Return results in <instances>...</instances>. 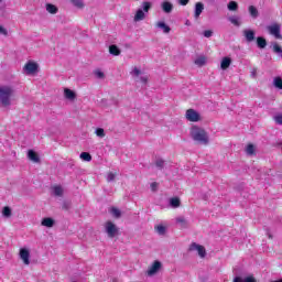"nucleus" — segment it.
Wrapping results in <instances>:
<instances>
[{
	"instance_id": "f257e3e1",
	"label": "nucleus",
	"mask_w": 282,
	"mask_h": 282,
	"mask_svg": "<svg viewBox=\"0 0 282 282\" xmlns=\"http://www.w3.org/2000/svg\"><path fill=\"white\" fill-rule=\"evenodd\" d=\"M191 137L194 140V142H197V144H203L204 147H207V144H209L210 142L208 132H206V130L197 126L192 127Z\"/></svg>"
},
{
	"instance_id": "f03ea898",
	"label": "nucleus",
	"mask_w": 282,
	"mask_h": 282,
	"mask_svg": "<svg viewBox=\"0 0 282 282\" xmlns=\"http://www.w3.org/2000/svg\"><path fill=\"white\" fill-rule=\"evenodd\" d=\"M12 94H14V89L10 86H0V107H10L12 101Z\"/></svg>"
},
{
	"instance_id": "7ed1b4c3",
	"label": "nucleus",
	"mask_w": 282,
	"mask_h": 282,
	"mask_svg": "<svg viewBox=\"0 0 282 282\" xmlns=\"http://www.w3.org/2000/svg\"><path fill=\"white\" fill-rule=\"evenodd\" d=\"M151 10V2H143L142 7L137 10V13L134 14V21L138 23L139 21H144L147 19V12Z\"/></svg>"
},
{
	"instance_id": "20e7f679",
	"label": "nucleus",
	"mask_w": 282,
	"mask_h": 282,
	"mask_svg": "<svg viewBox=\"0 0 282 282\" xmlns=\"http://www.w3.org/2000/svg\"><path fill=\"white\" fill-rule=\"evenodd\" d=\"M267 30H268L269 34H271V36H274V39H282L281 24L273 23L271 25H268Z\"/></svg>"
},
{
	"instance_id": "39448f33",
	"label": "nucleus",
	"mask_w": 282,
	"mask_h": 282,
	"mask_svg": "<svg viewBox=\"0 0 282 282\" xmlns=\"http://www.w3.org/2000/svg\"><path fill=\"white\" fill-rule=\"evenodd\" d=\"M105 230L110 239H113L118 235V227L112 221L106 223Z\"/></svg>"
},
{
	"instance_id": "423d86ee",
	"label": "nucleus",
	"mask_w": 282,
	"mask_h": 282,
	"mask_svg": "<svg viewBox=\"0 0 282 282\" xmlns=\"http://www.w3.org/2000/svg\"><path fill=\"white\" fill-rule=\"evenodd\" d=\"M185 118L189 122H199V120H202L199 112H197V110H195V109L186 110Z\"/></svg>"
},
{
	"instance_id": "0eeeda50",
	"label": "nucleus",
	"mask_w": 282,
	"mask_h": 282,
	"mask_svg": "<svg viewBox=\"0 0 282 282\" xmlns=\"http://www.w3.org/2000/svg\"><path fill=\"white\" fill-rule=\"evenodd\" d=\"M189 252H198V256L204 259V257H206V249L204 248V246L198 245L197 242H193L189 246Z\"/></svg>"
},
{
	"instance_id": "6e6552de",
	"label": "nucleus",
	"mask_w": 282,
	"mask_h": 282,
	"mask_svg": "<svg viewBox=\"0 0 282 282\" xmlns=\"http://www.w3.org/2000/svg\"><path fill=\"white\" fill-rule=\"evenodd\" d=\"M39 70V65L34 62H28L24 66V73L30 76L32 74H36Z\"/></svg>"
},
{
	"instance_id": "1a4fd4ad",
	"label": "nucleus",
	"mask_w": 282,
	"mask_h": 282,
	"mask_svg": "<svg viewBox=\"0 0 282 282\" xmlns=\"http://www.w3.org/2000/svg\"><path fill=\"white\" fill-rule=\"evenodd\" d=\"M161 269H162V262L158 260L154 261L148 270V276H154V274H158V272H160Z\"/></svg>"
},
{
	"instance_id": "9d476101",
	"label": "nucleus",
	"mask_w": 282,
	"mask_h": 282,
	"mask_svg": "<svg viewBox=\"0 0 282 282\" xmlns=\"http://www.w3.org/2000/svg\"><path fill=\"white\" fill-rule=\"evenodd\" d=\"M20 259H22L24 265H30V250L26 248L20 249Z\"/></svg>"
},
{
	"instance_id": "9b49d317",
	"label": "nucleus",
	"mask_w": 282,
	"mask_h": 282,
	"mask_svg": "<svg viewBox=\"0 0 282 282\" xmlns=\"http://www.w3.org/2000/svg\"><path fill=\"white\" fill-rule=\"evenodd\" d=\"M243 36L247 43H252V41H254L256 32L254 30L246 29L243 30Z\"/></svg>"
},
{
	"instance_id": "f8f14e48",
	"label": "nucleus",
	"mask_w": 282,
	"mask_h": 282,
	"mask_svg": "<svg viewBox=\"0 0 282 282\" xmlns=\"http://www.w3.org/2000/svg\"><path fill=\"white\" fill-rule=\"evenodd\" d=\"M161 8L165 14H171L173 12V3L164 1L161 3Z\"/></svg>"
},
{
	"instance_id": "ddd939ff",
	"label": "nucleus",
	"mask_w": 282,
	"mask_h": 282,
	"mask_svg": "<svg viewBox=\"0 0 282 282\" xmlns=\"http://www.w3.org/2000/svg\"><path fill=\"white\" fill-rule=\"evenodd\" d=\"M202 12H204V3L197 2L195 4V11H194L195 19H199V17H202Z\"/></svg>"
},
{
	"instance_id": "4468645a",
	"label": "nucleus",
	"mask_w": 282,
	"mask_h": 282,
	"mask_svg": "<svg viewBox=\"0 0 282 282\" xmlns=\"http://www.w3.org/2000/svg\"><path fill=\"white\" fill-rule=\"evenodd\" d=\"M54 224H56V221L51 217L43 218L41 223L45 228H54Z\"/></svg>"
},
{
	"instance_id": "2eb2a0df",
	"label": "nucleus",
	"mask_w": 282,
	"mask_h": 282,
	"mask_svg": "<svg viewBox=\"0 0 282 282\" xmlns=\"http://www.w3.org/2000/svg\"><path fill=\"white\" fill-rule=\"evenodd\" d=\"M257 46L259 50H265L268 47V41L263 36H258L257 37Z\"/></svg>"
},
{
	"instance_id": "dca6fc26",
	"label": "nucleus",
	"mask_w": 282,
	"mask_h": 282,
	"mask_svg": "<svg viewBox=\"0 0 282 282\" xmlns=\"http://www.w3.org/2000/svg\"><path fill=\"white\" fill-rule=\"evenodd\" d=\"M181 205H182V202L180 200L178 197H172L169 200L170 208H180Z\"/></svg>"
},
{
	"instance_id": "f3484780",
	"label": "nucleus",
	"mask_w": 282,
	"mask_h": 282,
	"mask_svg": "<svg viewBox=\"0 0 282 282\" xmlns=\"http://www.w3.org/2000/svg\"><path fill=\"white\" fill-rule=\"evenodd\" d=\"M64 96L67 100H76V93L69 88L64 89Z\"/></svg>"
},
{
	"instance_id": "a211bd4d",
	"label": "nucleus",
	"mask_w": 282,
	"mask_h": 282,
	"mask_svg": "<svg viewBox=\"0 0 282 282\" xmlns=\"http://www.w3.org/2000/svg\"><path fill=\"white\" fill-rule=\"evenodd\" d=\"M28 158H29V160H31V162H35V163L41 162L39 154H36V152H34V150L28 151Z\"/></svg>"
},
{
	"instance_id": "6ab92c4d",
	"label": "nucleus",
	"mask_w": 282,
	"mask_h": 282,
	"mask_svg": "<svg viewBox=\"0 0 282 282\" xmlns=\"http://www.w3.org/2000/svg\"><path fill=\"white\" fill-rule=\"evenodd\" d=\"M156 28H159V30H162L164 34H169L171 32V26H169L166 22H158Z\"/></svg>"
},
{
	"instance_id": "aec40b11",
	"label": "nucleus",
	"mask_w": 282,
	"mask_h": 282,
	"mask_svg": "<svg viewBox=\"0 0 282 282\" xmlns=\"http://www.w3.org/2000/svg\"><path fill=\"white\" fill-rule=\"evenodd\" d=\"M232 282H257V279L252 275H248L245 279H241V276H235Z\"/></svg>"
},
{
	"instance_id": "412c9836",
	"label": "nucleus",
	"mask_w": 282,
	"mask_h": 282,
	"mask_svg": "<svg viewBox=\"0 0 282 282\" xmlns=\"http://www.w3.org/2000/svg\"><path fill=\"white\" fill-rule=\"evenodd\" d=\"M231 64H232V59L230 57H224L220 63V67L221 69H228V67H230Z\"/></svg>"
},
{
	"instance_id": "4be33fe9",
	"label": "nucleus",
	"mask_w": 282,
	"mask_h": 282,
	"mask_svg": "<svg viewBox=\"0 0 282 282\" xmlns=\"http://www.w3.org/2000/svg\"><path fill=\"white\" fill-rule=\"evenodd\" d=\"M227 9L230 12H237L239 10V3H237V1H229V3L227 4Z\"/></svg>"
},
{
	"instance_id": "5701e85b",
	"label": "nucleus",
	"mask_w": 282,
	"mask_h": 282,
	"mask_svg": "<svg viewBox=\"0 0 282 282\" xmlns=\"http://www.w3.org/2000/svg\"><path fill=\"white\" fill-rule=\"evenodd\" d=\"M249 14L252 19L259 18V10L254 6H249Z\"/></svg>"
},
{
	"instance_id": "b1692460",
	"label": "nucleus",
	"mask_w": 282,
	"mask_h": 282,
	"mask_svg": "<svg viewBox=\"0 0 282 282\" xmlns=\"http://www.w3.org/2000/svg\"><path fill=\"white\" fill-rule=\"evenodd\" d=\"M176 224H178L181 228H188V221L183 216L176 218Z\"/></svg>"
},
{
	"instance_id": "393cba45",
	"label": "nucleus",
	"mask_w": 282,
	"mask_h": 282,
	"mask_svg": "<svg viewBox=\"0 0 282 282\" xmlns=\"http://www.w3.org/2000/svg\"><path fill=\"white\" fill-rule=\"evenodd\" d=\"M195 65H197L198 67H204V65H206V56L202 55L198 56L195 61H194Z\"/></svg>"
},
{
	"instance_id": "a878e982",
	"label": "nucleus",
	"mask_w": 282,
	"mask_h": 282,
	"mask_svg": "<svg viewBox=\"0 0 282 282\" xmlns=\"http://www.w3.org/2000/svg\"><path fill=\"white\" fill-rule=\"evenodd\" d=\"M2 216L6 219H10V217H12V208H10L9 206H6L2 208Z\"/></svg>"
},
{
	"instance_id": "bb28decb",
	"label": "nucleus",
	"mask_w": 282,
	"mask_h": 282,
	"mask_svg": "<svg viewBox=\"0 0 282 282\" xmlns=\"http://www.w3.org/2000/svg\"><path fill=\"white\" fill-rule=\"evenodd\" d=\"M110 214L112 215V217H115L116 219H120V217H122V213L120 212V209L116 208V207H111L110 208Z\"/></svg>"
},
{
	"instance_id": "cd10ccee",
	"label": "nucleus",
	"mask_w": 282,
	"mask_h": 282,
	"mask_svg": "<svg viewBox=\"0 0 282 282\" xmlns=\"http://www.w3.org/2000/svg\"><path fill=\"white\" fill-rule=\"evenodd\" d=\"M109 52L112 56H120V48L116 45H110Z\"/></svg>"
},
{
	"instance_id": "c85d7f7f",
	"label": "nucleus",
	"mask_w": 282,
	"mask_h": 282,
	"mask_svg": "<svg viewBox=\"0 0 282 282\" xmlns=\"http://www.w3.org/2000/svg\"><path fill=\"white\" fill-rule=\"evenodd\" d=\"M46 10L50 12V14H56L58 12V8L54 4H46Z\"/></svg>"
},
{
	"instance_id": "c756f323",
	"label": "nucleus",
	"mask_w": 282,
	"mask_h": 282,
	"mask_svg": "<svg viewBox=\"0 0 282 282\" xmlns=\"http://www.w3.org/2000/svg\"><path fill=\"white\" fill-rule=\"evenodd\" d=\"M228 21L232 23V25H236V28H239L241 25V22L239 21V17H229Z\"/></svg>"
},
{
	"instance_id": "7c9ffc66",
	"label": "nucleus",
	"mask_w": 282,
	"mask_h": 282,
	"mask_svg": "<svg viewBox=\"0 0 282 282\" xmlns=\"http://www.w3.org/2000/svg\"><path fill=\"white\" fill-rule=\"evenodd\" d=\"M79 158L80 160H84V162H91V154L88 152H82Z\"/></svg>"
},
{
	"instance_id": "2f4dec72",
	"label": "nucleus",
	"mask_w": 282,
	"mask_h": 282,
	"mask_svg": "<svg viewBox=\"0 0 282 282\" xmlns=\"http://www.w3.org/2000/svg\"><path fill=\"white\" fill-rule=\"evenodd\" d=\"M254 151H256L254 144L250 143L247 145L246 148L247 155H254Z\"/></svg>"
},
{
	"instance_id": "473e14b6",
	"label": "nucleus",
	"mask_w": 282,
	"mask_h": 282,
	"mask_svg": "<svg viewBox=\"0 0 282 282\" xmlns=\"http://www.w3.org/2000/svg\"><path fill=\"white\" fill-rule=\"evenodd\" d=\"M53 193L56 197H63V187L61 186H55L53 188Z\"/></svg>"
},
{
	"instance_id": "72a5a7b5",
	"label": "nucleus",
	"mask_w": 282,
	"mask_h": 282,
	"mask_svg": "<svg viewBox=\"0 0 282 282\" xmlns=\"http://www.w3.org/2000/svg\"><path fill=\"white\" fill-rule=\"evenodd\" d=\"M273 52L274 54L279 55L280 58H282V48L279 44L276 43L273 44Z\"/></svg>"
},
{
	"instance_id": "f704fd0d",
	"label": "nucleus",
	"mask_w": 282,
	"mask_h": 282,
	"mask_svg": "<svg viewBox=\"0 0 282 282\" xmlns=\"http://www.w3.org/2000/svg\"><path fill=\"white\" fill-rule=\"evenodd\" d=\"M273 85L276 89H282V78L281 77H275L273 79Z\"/></svg>"
},
{
	"instance_id": "c9c22d12",
	"label": "nucleus",
	"mask_w": 282,
	"mask_h": 282,
	"mask_svg": "<svg viewBox=\"0 0 282 282\" xmlns=\"http://www.w3.org/2000/svg\"><path fill=\"white\" fill-rule=\"evenodd\" d=\"M155 230H156L158 235H161V236L166 235V227H164L163 225L156 226Z\"/></svg>"
},
{
	"instance_id": "e433bc0d",
	"label": "nucleus",
	"mask_w": 282,
	"mask_h": 282,
	"mask_svg": "<svg viewBox=\"0 0 282 282\" xmlns=\"http://www.w3.org/2000/svg\"><path fill=\"white\" fill-rule=\"evenodd\" d=\"M73 6H75V8H79L83 9L85 8V2L83 0H72Z\"/></svg>"
},
{
	"instance_id": "4c0bfd02",
	"label": "nucleus",
	"mask_w": 282,
	"mask_h": 282,
	"mask_svg": "<svg viewBox=\"0 0 282 282\" xmlns=\"http://www.w3.org/2000/svg\"><path fill=\"white\" fill-rule=\"evenodd\" d=\"M155 166H156V169H159L160 171H162V170L164 169V160L158 159V160L155 161Z\"/></svg>"
},
{
	"instance_id": "58836bf2",
	"label": "nucleus",
	"mask_w": 282,
	"mask_h": 282,
	"mask_svg": "<svg viewBox=\"0 0 282 282\" xmlns=\"http://www.w3.org/2000/svg\"><path fill=\"white\" fill-rule=\"evenodd\" d=\"M95 133L98 138H105V129L102 128H97Z\"/></svg>"
},
{
	"instance_id": "ea45409f",
	"label": "nucleus",
	"mask_w": 282,
	"mask_h": 282,
	"mask_svg": "<svg viewBox=\"0 0 282 282\" xmlns=\"http://www.w3.org/2000/svg\"><path fill=\"white\" fill-rule=\"evenodd\" d=\"M131 76H140V74H142V70H140V68L134 67L131 72H130Z\"/></svg>"
},
{
	"instance_id": "a19ab883",
	"label": "nucleus",
	"mask_w": 282,
	"mask_h": 282,
	"mask_svg": "<svg viewBox=\"0 0 282 282\" xmlns=\"http://www.w3.org/2000/svg\"><path fill=\"white\" fill-rule=\"evenodd\" d=\"M95 76H96V78L102 79V78H105V73H102V70H100V69H97V70H95Z\"/></svg>"
},
{
	"instance_id": "79ce46f5",
	"label": "nucleus",
	"mask_w": 282,
	"mask_h": 282,
	"mask_svg": "<svg viewBox=\"0 0 282 282\" xmlns=\"http://www.w3.org/2000/svg\"><path fill=\"white\" fill-rule=\"evenodd\" d=\"M203 36H205V39H210V36H213V31H210V30L204 31Z\"/></svg>"
},
{
	"instance_id": "37998d69",
	"label": "nucleus",
	"mask_w": 282,
	"mask_h": 282,
	"mask_svg": "<svg viewBox=\"0 0 282 282\" xmlns=\"http://www.w3.org/2000/svg\"><path fill=\"white\" fill-rule=\"evenodd\" d=\"M62 208L63 210H69V208H72V204L69 202H64Z\"/></svg>"
},
{
	"instance_id": "c03bdc74",
	"label": "nucleus",
	"mask_w": 282,
	"mask_h": 282,
	"mask_svg": "<svg viewBox=\"0 0 282 282\" xmlns=\"http://www.w3.org/2000/svg\"><path fill=\"white\" fill-rule=\"evenodd\" d=\"M113 180H116V174H113V173H108V175H107V182H113Z\"/></svg>"
},
{
	"instance_id": "a18cd8bd",
	"label": "nucleus",
	"mask_w": 282,
	"mask_h": 282,
	"mask_svg": "<svg viewBox=\"0 0 282 282\" xmlns=\"http://www.w3.org/2000/svg\"><path fill=\"white\" fill-rule=\"evenodd\" d=\"M150 188H151L152 193H155V191H158V182L151 183Z\"/></svg>"
},
{
	"instance_id": "49530a36",
	"label": "nucleus",
	"mask_w": 282,
	"mask_h": 282,
	"mask_svg": "<svg viewBox=\"0 0 282 282\" xmlns=\"http://www.w3.org/2000/svg\"><path fill=\"white\" fill-rule=\"evenodd\" d=\"M275 122L278 124H282V115H279V116L275 117Z\"/></svg>"
},
{
	"instance_id": "de8ad7c7",
	"label": "nucleus",
	"mask_w": 282,
	"mask_h": 282,
	"mask_svg": "<svg viewBox=\"0 0 282 282\" xmlns=\"http://www.w3.org/2000/svg\"><path fill=\"white\" fill-rule=\"evenodd\" d=\"M191 0H178L180 6H188Z\"/></svg>"
},
{
	"instance_id": "09e8293b",
	"label": "nucleus",
	"mask_w": 282,
	"mask_h": 282,
	"mask_svg": "<svg viewBox=\"0 0 282 282\" xmlns=\"http://www.w3.org/2000/svg\"><path fill=\"white\" fill-rule=\"evenodd\" d=\"M0 34H8V31L3 28V26H0Z\"/></svg>"
},
{
	"instance_id": "8fccbe9b",
	"label": "nucleus",
	"mask_w": 282,
	"mask_h": 282,
	"mask_svg": "<svg viewBox=\"0 0 282 282\" xmlns=\"http://www.w3.org/2000/svg\"><path fill=\"white\" fill-rule=\"evenodd\" d=\"M140 80H141V83H143L144 85H147L149 78H147V77H141Z\"/></svg>"
},
{
	"instance_id": "3c124183",
	"label": "nucleus",
	"mask_w": 282,
	"mask_h": 282,
	"mask_svg": "<svg viewBox=\"0 0 282 282\" xmlns=\"http://www.w3.org/2000/svg\"><path fill=\"white\" fill-rule=\"evenodd\" d=\"M251 77H252V78H257V69H253V70L251 72Z\"/></svg>"
},
{
	"instance_id": "603ef678",
	"label": "nucleus",
	"mask_w": 282,
	"mask_h": 282,
	"mask_svg": "<svg viewBox=\"0 0 282 282\" xmlns=\"http://www.w3.org/2000/svg\"><path fill=\"white\" fill-rule=\"evenodd\" d=\"M185 25H191V21L187 20V21L185 22Z\"/></svg>"
},
{
	"instance_id": "864d4df0",
	"label": "nucleus",
	"mask_w": 282,
	"mask_h": 282,
	"mask_svg": "<svg viewBox=\"0 0 282 282\" xmlns=\"http://www.w3.org/2000/svg\"><path fill=\"white\" fill-rule=\"evenodd\" d=\"M212 1H215V0H212Z\"/></svg>"
}]
</instances>
